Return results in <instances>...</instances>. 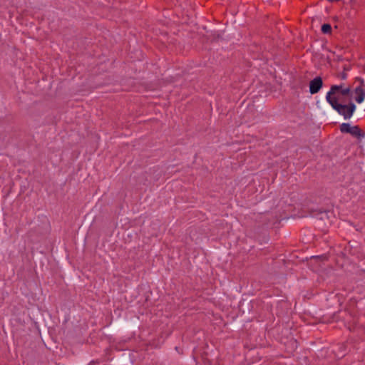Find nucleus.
<instances>
[{
  "mask_svg": "<svg viewBox=\"0 0 365 365\" xmlns=\"http://www.w3.org/2000/svg\"><path fill=\"white\" fill-rule=\"evenodd\" d=\"M340 88H341V86H331L330 91L327 93L326 100L339 115H343L344 118L347 120L353 115L356 110V106L353 103L348 105H342L338 103L337 98L333 96Z\"/></svg>",
  "mask_w": 365,
  "mask_h": 365,
  "instance_id": "f257e3e1",
  "label": "nucleus"
},
{
  "mask_svg": "<svg viewBox=\"0 0 365 365\" xmlns=\"http://www.w3.org/2000/svg\"><path fill=\"white\" fill-rule=\"evenodd\" d=\"M339 130L341 133H349L354 138L358 140H361L365 137V132H364L358 125L351 126L348 123H343L339 126Z\"/></svg>",
  "mask_w": 365,
  "mask_h": 365,
  "instance_id": "f03ea898",
  "label": "nucleus"
},
{
  "mask_svg": "<svg viewBox=\"0 0 365 365\" xmlns=\"http://www.w3.org/2000/svg\"><path fill=\"white\" fill-rule=\"evenodd\" d=\"M356 81H359V85L354 89V93L356 95L355 100L358 103H361L365 99V83L361 77H356Z\"/></svg>",
  "mask_w": 365,
  "mask_h": 365,
  "instance_id": "7ed1b4c3",
  "label": "nucleus"
},
{
  "mask_svg": "<svg viewBox=\"0 0 365 365\" xmlns=\"http://www.w3.org/2000/svg\"><path fill=\"white\" fill-rule=\"evenodd\" d=\"M323 86V81L317 76L309 82V92L311 94L317 93Z\"/></svg>",
  "mask_w": 365,
  "mask_h": 365,
  "instance_id": "20e7f679",
  "label": "nucleus"
},
{
  "mask_svg": "<svg viewBox=\"0 0 365 365\" xmlns=\"http://www.w3.org/2000/svg\"><path fill=\"white\" fill-rule=\"evenodd\" d=\"M340 86H342V84H341ZM337 92H340L342 96H351V88L350 87H347V88H343V86H341V88H340L339 90H338L336 91Z\"/></svg>",
  "mask_w": 365,
  "mask_h": 365,
  "instance_id": "39448f33",
  "label": "nucleus"
},
{
  "mask_svg": "<svg viewBox=\"0 0 365 365\" xmlns=\"http://www.w3.org/2000/svg\"><path fill=\"white\" fill-rule=\"evenodd\" d=\"M322 32L325 34H330L331 33V26L329 24H324L322 26Z\"/></svg>",
  "mask_w": 365,
  "mask_h": 365,
  "instance_id": "423d86ee",
  "label": "nucleus"
},
{
  "mask_svg": "<svg viewBox=\"0 0 365 365\" xmlns=\"http://www.w3.org/2000/svg\"><path fill=\"white\" fill-rule=\"evenodd\" d=\"M327 212L325 211V210H319L317 214H312L313 216H317L318 215H320L321 216L319 217V218L321 220H323L324 219V216H327Z\"/></svg>",
  "mask_w": 365,
  "mask_h": 365,
  "instance_id": "0eeeda50",
  "label": "nucleus"
}]
</instances>
